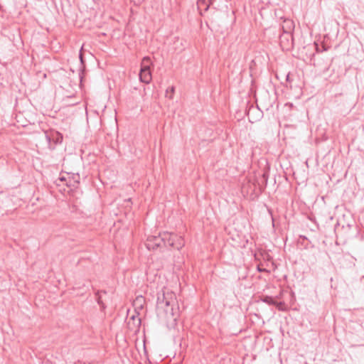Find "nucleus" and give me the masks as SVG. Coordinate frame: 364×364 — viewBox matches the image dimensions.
Listing matches in <instances>:
<instances>
[{
	"mask_svg": "<svg viewBox=\"0 0 364 364\" xmlns=\"http://www.w3.org/2000/svg\"><path fill=\"white\" fill-rule=\"evenodd\" d=\"M314 46L317 53L321 52L318 48V45L316 43H314Z\"/></svg>",
	"mask_w": 364,
	"mask_h": 364,
	"instance_id": "19",
	"label": "nucleus"
},
{
	"mask_svg": "<svg viewBox=\"0 0 364 364\" xmlns=\"http://www.w3.org/2000/svg\"><path fill=\"white\" fill-rule=\"evenodd\" d=\"M63 138H45L46 143L50 149H54L55 146L57 144L62 143V140Z\"/></svg>",
	"mask_w": 364,
	"mask_h": 364,
	"instance_id": "9",
	"label": "nucleus"
},
{
	"mask_svg": "<svg viewBox=\"0 0 364 364\" xmlns=\"http://www.w3.org/2000/svg\"><path fill=\"white\" fill-rule=\"evenodd\" d=\"M150 63L151 58L149 57L146 56L143 58L139 72V80L141 82L146 84H149L152 79Z\"/></svg>",
	"mask_w": 364,
	"mask_h": 364,
	"instance_id": "3",
	"label": "nucleus"
},
{
	"mask_svg": "<svg viewBox=\"0 0 364 364\" xmlns=\"http://www.w3.org/2000/svg\"><path fill=\"white\" fill-rule=\"evenodd\" d=\"M210 5L211 2L207 1V0H198L197 1V7L201 15L203 12H205L208 10Z\"/></svg>",
	"mask_w": 364,
	"mask_h": 364,
	"instance_id": "8",
	"label": "nucleus"
},
{
	"mask_svg": "<svg viewBox=\"0 0 364 364\" xmlns=\"http://www.w3.org/2000/svg\"><path fill=\"white\" fill-rule=\"evenodd\" d=\"M128 328L130 331L137 332L141 326V318L139 314L136 311L130 316L127 322Z\"/></svg>",
	"mask_w": 364,
	"mask_h": 364,
	"instance_id": "5",
	"label": "nucleus"
},
{
	"mask_svg": "<svg viewBox=\"0 0 364 364\" xmlns=\"http://www.w3.org/2000/svg\"><path fill=\"white\" fill-rule=\"evenodd\" d=\"M259 300L269 305H273L274 304V299L272 296L267 295H262L259 296Z\"/></svg>",
	"mask_w": 364,
	"mask_h": 364,
	"instance_id": "11",
	"label": "nucleus"
},
{
	"mask_svg": "<svg viewBox=\"0 0 364 364\" xmlns=\"http://www.w3.org/2000/svg\"><path fill=\"white\" fill-rule=\"evenodd\" d=\"M101 293L106 294L107 292H106V291H97L95 294L96 300H97V302L98 303V304L100 305L101 308L104 309H105V305L104 304V303L102 300Z\"/></svg>",
	"mask_w": 364,
	"mask_h": 364,
	"instance_id": "12",
	"label": "nucleus"
},
{
	"mask_svg": "<svg viewBox=\"0 0 364 364\" xmlns=\"http://www.w3.org/2000/svg\"><path fill=\"white\" fill-rule=\"evenodd\" d=\"M351 228H352V226H351L350 225L348 224V225H346V227H345V226H343V227H342V230H343V231H345V230H350V229H351Z\"/></svg>",
	"mask_w": 364,
	"mask_h": 364,
	"instance_id": "18",
	"label": "nucleus"
},
{
	"mask_svg": "<svg viewBox=\"0 0 364 364\" xmlns=\"http://www.w3.org/2000/svg\"><path fill=\"white\" fill-rule=\"evenodd\" d=\"M273 306H275L276 308L281 311H287L288 310V306L284 301H277L274 299V304Z\"/></svg>",
	"mask_w": 364,
	"mask_h": 364,
	"instance_id": "10",
	"label": "nucleus"
},
{
	"mask_svg": "<svg viewBox=\"0 0 364 364\" xmlns=\"http://www.w3.org/2000/svg\"><path fill=\"white\" fill-rule=\"evenodd\" d=\"M289 75L287 76V80H289Z\"/></svg>",
	"mask_w": 364,
	"mask_h": 364,
	"instance_id": "25",
	"label": "nucleus"
},
{
	"mask_svg": "<svg viewBox=\"0 0 364 364\" xmlns=\"http://www.w3.org/2000/svg\"><path fill=\"white\" fill-rule=\"evenodd\" d=\"M282 29L283 31V33H292V31L294 29V21L290 19H284L282 24Z\"/></svg>",
	"mask_w": 364,
	"mask_h": 364,
	"instance_id": "7",
	"label": "nucleus"
},
{
	"mask_svg": "<svg viewBox=\"0 0 364 364\" xmlns=\"http://www.w3.org/2000/svg\"><path fill=\"white\" fill-rule=\"evenodd\" d=\"M318 139H316V144H318Z\"/></svg>",
	"mask_w": 364,
	"mask_h": 364,
	"instance_id": "24",
	"label": "nucleus"
},
{
	"mask_svg": "<svg viewBox=\"0 0 364 364\" xmlns=\"http://www.w3.org/2000/svg\"><path fill=\"white\" fill-rule=\"evenodd\" d=\"M59 134V136H58L63 137V135H62V134Z\"/></svg>",
	"mask_w": 364,
	"mask_h": 364,
	"instance_id": "27",
	"label": "nucleus"
},
{
	"mask_svg": "<svg viewBox=\"0 0 364 364\" xmlns=\"http://www.w3.org/2000/svg\"><path fill=\"white\" fill-rule=\"evenodd\" d=\"M0 10H2V6L0 4Z\"/></svg>",
	"mask_w": 364,
	"mask_h": 364,
	"instance_id": "26",
	"label": "nucleus"
},
{
	"mask_svg": "<svg viewBox=\"0 0 364 364\" xmlns=\"http://www.w3.org/2000/svg\"><path fill=\"white\" fill-rule=\"evenodd\" d=\"M174 92H175V87L173 86H171V87H168L166 90V97H168L169 99H173Z\"/></svg>",
	"mask_w": 364,
	"mask_h": 364,
	"instance_id": "13",
	"label": "nucleus"
},
{
	"mask_svg": "<svg viewBox=\"0 0 364 364\" xmlns=\"http://www.w3.org/2000/svg\"><path fill=\"white\" fill-rule=\"evenodd\" d=\"M156 309L159 314L163 311L167 325H176L179 316V307L175 294L164 287L157 293Z\"/></svg>",
	"mask_w": 364,
	"mask_h": 364,
	"instance_id": "1",
	"label": "nucleus"
},
{
	"mask_svg": "<svg viewBox=\"0 0 364 364\" xmlns=\"http://www.w3.org/2000/svg\"><path fill=\"white\" fill-rule=\"evenodd\" d=\"M145 245L147 249L153 250L158 248L180 250L185 245V241L182 236L176 233L164 232L158 235L149 236Z\"/></svg>",
	"mask_w": 364,
	"mask_h": 364,
	"instance_id": "2",
	"label": "nucleus"
},
{
	"mask_svg": "<svg viewBox=\"0 0 364 364\" xmlns=\"http://www.w3.org/2000/svg\"><path fill=\"white\" fill-rule=\"evenodd\" d=\"M144 301V299L142 296H140V297H137L136 298V302L137 301Z\"/></svg>",
	"mask_w": 364,
	"mask_h": 364,
	"instance_id": "20",
	"label": "nucleus"
},
{
	"mask_svg": "<svg viewBox=\"0 0 364 364\" xmlns=\"http://www.w3.org/2000/svg\"><path fill=\"white\" fill-rule=\"evenodd\" d=\"M279 44L283 50H290L293 48L294 38L290 33H283L279 36Z\"/></svg>",
	"mask_w": 364,
	"mask_h": 364,
	"instance_id": "4",
	"label": "nucleus"
},
{
	"mask_svg": "<svg viewBox=\"0 0 364 364\" xmlns=\"http://www.w3.org/2000/svg\"><path fill=\"white\" fill-rule=\"evenodd\" d=\"M296 129V127L294 125H286L285 128H284V130L283 132V134L284 135L289 134H290V132H289V130H293V129Z\"/></svg>",
	"mask_w": 364,
	"mask_h": 364,
	"instance_id": "14",
	"label": "nucleus"
},
{
	"mask_svg": "<svg viewBox=\"0 0 364 364\" xmlns=\"http://www.w3.org/2000/svg\"><path fill=\"white\" fill-rule=\"evenodd\" d=\"M135 5H140L144 0H131Z\"/></svg>",
	"mask_w": 364,
	"mask_h": 364,
	"instance_id": "17",
	"label": "nucleus"
},
{
	"mask_svg": "<svg viewBox=\"0 0 364 364\" xmlns=\"http://www.w3.org/2000/svg\"><path fill=\"white\" fill-rule=\"evenodd\" d=\"M60 179L61 181H65V180L64 177H61V178H60Z\"/></svg>",
	"mask_w": 364,
	"mask_h": 364,
	"instance_id": "23",
	"label": "nucleus"
},
{
	"mask_svg": "<svg viewBox=\"0 0 364 364\" xmlns=\"http://www.w3.org/2000/svg\"><path fill=\"white\" fill-rule=\"evenodd\" d=\"M213 1L214 0H207V1H210L211 2V5L213 4Z\"/></svg>",
	"mask_w": 364,
	"mask_h": 364,
	"instance_id": "22",
	"label": "nucleus"
},
{
	"mask_svg": "<svg viewBox=\"0 0 364 364\" xmlns=\"http://www.w3.org/2000/svg\"><path fill=\"white\" fill-rule=\"evenodd\" d=\"M300 238H301L303 240H307V237L306 236H304V235H300Z\"/></svg>",
	"mask_w": 364,
	"mask_h": 364,
	"instance_id": "21",
	"label": "nucleus"
},
{
	"mask_svg": "<svg viewBox=\"0 0 364 364\" xmlns=\"http://www.w3.org/2000/svg\"><path fill=\"white\" fill-rule=\"evenodd\" d=\"M363 277L364 278V276Z\"/></svg>",
	"mask_w": 364,
	"mask_h": 364,
	"instance_id": "28",
	"label": "nucleus"
},
{
	"mask_svg": "<svg viewBox=\"0 0 364 364\" xmlns=\"http://www.w3.org/2000/svg\"><path fill=\"white\" fill-rule=\"evenodd\" d=\"M82 48L80 50L79 58H80L81 63L84 65V60H83V55H82Z\"/></svg>",
	"mask_w": 364,
	"mask_h": 364,
	"instance_id": "16",
	"label": "nucleus"
},
{
	"mask_svg": "<svg viewBox=\"0 0 364 364\" xmlns=\"http://www.w3.org/2000/svg\"><path fill=\"white\" fill-rule=\"evenodd\" d=\"M269 177V172L268 171H264L263 173L262 174L261 177L257 179V182L259 186V188L260 191H263L267 185V181Z\"/></svg>",
	"mask_w": 364,
	"mask_h": 364,
	"instance_id": "6",
	"label": "nucleus"
},
{
	"mask_svg": "<svg viewBox=\"0 0 364 364\" xmlns=\"http://www.w3.org/2000/svg\"><path fill=\"white\" fill-rule=\"evenodd\" d=\"M284 106L287 109H288L289 111H291V110L294 109V108H295L294 105L290 102L286 103Z\"/></svg>",
	"mask_w": 364,
	"mask_h": 364,
	"instance_id": "15",
	"label": "nucleus"
}]
</instances>
